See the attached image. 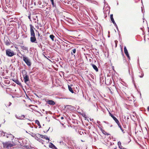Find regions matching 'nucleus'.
<instances>
[{"mask_svg":"<svg viewBox=\"0 0 149 149\" xmlns=\"http://www.w3.org/2000/svg\"><path fill=\"white\" fill-rule=\"evenodd\" d=\"M6 55L8 57H12L16 54L13 51L10 49L6 50Z\"/></svg>","mask_w":149,"mask_h":149,"instance_id":"f257e3e1","label":"nucleus"},{"mask_svg":"<svg viewBox=\"0 0 149 149\" xmlns=\"http://www.w3.org/2000/svg\"><path fill=\"white\" fill-rule=\"evenodd\" d=\"M23 60L28 66H30L31 65V63L28 57L23 56Z\"/></svg>","mask_w":149,"mask_h":149,"instance_id":"f03ea898","label":"nucleus"},{"mask_svg":"<svg viewBox=\"0 0 149 149\" xmlns=\"http://www.w3.org/2000/svg\"><path fill=\"white\" fill-rule=\"evenodd\" d=\"M44 6V3L42 0H40L38 1V7L42 8Z\"/></svg>","mask_w":149,"mask_h":149,"instance_id":"7ed1b4c3","label":"nucleus"},{"mask_svg":"<svg viewBox=\"0 0 149 149\" xmlns=\"http://www.w3.org/2000/svg\"><path fill=\"white\" fill-rule=\"evenodd\" d=\"M3 146L5 148H8L12 147L13 146V145L8 142H6L3 143Z\"/></svg>","mask_w":149,"mask_h":149,"instance_id":"20e7f679","label":"nucleus"},{"mask_svg":"<svg viewBox=\"0 0 149 149\" xmlns=\"http://www.w3.org/2000/svg\"><path fill=\"white\" fill-rule=\"evenodd\" d=\"M30 26L31 36H35V33L33 30L34 29L35 30V29L34 28L33 26L31 24L30 25Z\"/></svg>","mask_w":149,"mask_h":149,"instance_id":"39448f33","label":"nucleus"},{"mask_svg":"<svg viewBox=\"0 0 149 149\" xmlns=\"http://www.w3.org/2000/svg\"><path fill=\"white\" fill-rule=\"evenodd\" d=\"M23 78L24 82L26 84H27L29 81V78L28 75L26 74H24L23 75Z\"/></svg>","mask_w":149,"mask_h":149,"instance_id":"423d86ee","label":"nucleus"},{"mask_svg":"<svg viewBox=\"0 0 149 149\" xmlns=\"http://www.w3.org/2000/svg\"><path fill=\"white\" fill-rule=\"evenodd\" d=\"M110 115L113 118L117 124L119 123V121L112 114L109 113Z\"/></svg>","mask_w":149,"mask_h":149,"instance_id":"0eeeda50","label":"nucleus"},{"mask_svg":"<svg viewBox=\"0 0 149 149\" xmlns=\"http://www.w3.org/2000/svg\"><path fill=\"white\" fill-rule=\"evenodd\" d=\"M48 104L53 105L55 104V102L52 100H49L47 101V102Z\"/></svg>","mask_w":149,"mask_h":149,"instance_id":"6e6552de","label":"nucleus"},{"mask_svg":"<svg viewBox=\"0 0 149 149\" xmlns=\"http://www.w3.org/2000/svg\"><path fill=\"white\" fill-rule=\"evenodd\" d=\"M17 139L19 140L18 141V142L19 143H20V144L21 145H22L21 144H22V142L23 144H24V143H25V140H24V139H23L22 141V139H21V138H17Z\"/></svg>","mask_w":149,"mask_h":149,"instance_id":"1a4fd4ad","label":"nucleus"},{"mask_svg":"<svg viewBox=\"0 0 149 149\" xmlns=\"http://www.w3.org/2000/svg\"><path fill=\"white\" fill-rule=\"evenodd\" d=\"M36 41V38L35 36H31V41L32 42H35Z\"/></svg>","mask_w":149,"mask_h":149,"instance_id":"9d476101","label":"nucleus"},{"mask_svg":"<svg viewBox=\"0 0 149 149\" xmlns=\"http://www.w3.org/2000/svg\"><path fill=\"white\" fill-rule=\"evenodd\" d=\"M3 132V133H4V134L3 135V136H6V137L7 138H8L9 137V135L11 136H12V137H11L12 138V137H13V139L14 138V136H13L11 134H9L6 133H4V132Z\"/></svg>","mask_w":149,"mask_h":149,"instance_id":"9b49d317","label":"nucleus"},{"mask_svg":"<svg viewBox=\"0 0 149 149\" xmlns=\"http://www.w3.org/2000/svg\"><path fill=\"white\" fill-rule=\"evenodd\" d=\"M12 80L13 81L16 83L18 85H21V83L19 82V81L17 79H13Z\"/></svg>","mask_w":149,"mask_h":149,"instance_id":"f8f14e48","label":"nucleus"},{"mask_svg":"<svg viewBox=\"0 0 149 149\" xmlns=\"http://www.w3.org/2000/svg\"><path fill=\"white\" fill-rule=\"evenodd\" d=\"M91 65L92 66L93 68L97 72L98 71V69L97 67L94 64H91Z\"/></svg>","mask_w":149,"mask_h":149,"instance_id":"ddd939ff","label":"nucleus"},{"mask_svg":"<svg viewBox=\"0 0 149 149\" xmlns=\"http://www.w3.org/2000/svg\"><path fill=\"white\" fill-rule=\"evenodd\" d=\"M121 143L120 141H119L118 142V146L119 148L120 149H126V148H123V147L121 146Z\"/></svg>","mask_w":149,"mask_h":149,"instance_id":"4468645a","label":"nucleus"},{"mask_svg":"<svg viewBox=\"0 0 149 149\" xmlns=\"http://www.w3.org/2000/svg\"><path fill=\"white\" fill-rule=\"evenodd\" d=\"M40 136V137L42 138H43V139H46V140H48V141L49 142V138H48V137L45 136H43V135H40V134H39Z\"/></svg>","mask_w":149,"mask_h":149,"instance_id":"2eb2a0df","label":"nucleus"},{"mask_svg":"<svg viewBox=\"0 0 149 149\" xmlns=\"http://www.w3.org/2000/svg\"><path fill=\"white\" fill-rule=\"evenodd\" d=\"M49 148L54 149L56 147L52 143H50V144L49 145Z\"/></svg>","mask_w":149,"mask_h":149,"instance_id":"dca6fc26","label":"nucleus"},{"mask_svg":"<svg viewBox=\"0 0 149 149\" xmlns=\"http://www.w3.org/2000/svg\"><path fill=\"white\" fill-rule=\"evenodd\" d=\"M31 135L32 136L34 137L37 140V136L36 134L33 133H31Z\"/></svg>","mask_w":149,"mask_h":149,"instance_id":"f3484780","label":"nucleus"},{"mask_svg":"<svg viewBox=\"0 0 149 149\" xmlns=\"http://www.w3.org/2000/svg\"><path fill=\"white\" fill-rule=\"evenodd\" d=\"M10 41L9 40H7L6 41H5V44L7 46L9 45L10 44Z\"/></svg>","mask_w":149,"mask_h":149,"instance_id":"a211bd4d","label":"nucleus"},{"mask_svg":"<svg viewBox=\"0 0 149 149\" xmlns=\"http://www.w3.org/2000/svg\"><path fill=\"white\" fill-rule=\"evenodd\" d=\"M124 52L125 55L129 54L128 51L125 46L124 47Z\"/></svg>","mask_w":149,"mask_h":149,"instance_id":"6ab92c4d","label":"nucleus"},{"mask_svg":"<svg viewBox=\"0 0 149 149\" xmlns=\"http://www.w3.org/2000/svg\"><path fill=\"white\" fill-rule=\"evenodd\" d=\"M68 89H69V91L72 93H74V91H73V90L72 88H71V86H68Z\"/></svg>","mask_w":149,"mask_h":149,"instance_id":"aec40b11","label":"nucleus"},{"mask_svg":"<svg viewBox=\"0 0 149 149\" xmlns=\"http://www.w3.org/2000/svg\"><path fill=\"white\" fill-rule=\"evenodd\" d=\"M117 124L118 125V127H119L120 128V130H121L123 132V133H124L125 132H124V130L122 129L121 125H120L119 122V123H118Z\"/></svg>","mask_w":149,"mask_h":149,"instance_id":"412c9836","label":"nucleus"},{"mask_svg":"<svg viewBox=\"0 0 149 149\" xmlns=\"http://www.w3.org/2000/svg\"><path fill=\"white\" fill-rule=\"evenodd\" d=\"M15 116L16 118L18 119H21V118H20L21 117H23V118L24 117V115H22L21 116H17L16 115H15Z\"/></svg>","mask_w":149,"mask_h":149,"instance_id":"4be33fe9","label":"nucleus"},{"mask_svg":"<svg viewBox=\"0 0 149 149\" xmlns=\"http://www.w3.org/2000/svg\"><path fill=\"white\" fill-rule=\"evenodd\" d=\"M49 37L52 41L54 40V38L55 37L53 35H50L49 36Z\"/></svg>","mask_w":149,"mask_h":149,"instance_id":"5701e85b","label":"nucleus"},{"mask_svg":"<svg viewBox=\"0 0 149 149\" xmlns=\"http://www.w3.org/2000/svg\"><path fill=\"white\" fill-rule=\"evenodd\" d=\"M90 3L94 4L96 5H97V3L96 1H94L91 0V1Z\"/></svg>","mask_w":149,"mask_h":149,"instance_id":"b1692460","label":"nucleus"},{"mask_svg":"<svg viewBox=\"0 0 149 149\" xmlns=\"http://www.w3.org/2000/svg\"><path fill=\"white\" fill-rule=\"evenodd\" d=\"M102 132L103 133V134H104L105 135H109V133H107V132H105L104 130H103L102 131Z\"/></svg>","mask_w":149,"mask_h":149,"instance_id":"393cba45","label":"nucleus"},{"mask_svg":"<svg viewBox=\"0 0 149 149\" xmlns=\"http://www.w3.org/2000/svg\"><path fill=\"white\" fill-rule=\"evenodd\" d=\"M11 104H12V103L11 102H8V104H6V107H7V106H10L11 105Z\"/></svg>","mask_w":149,"mask_h":149,"instance_id":"a878e982","label":"nucleus"},{"mask_svg":"<svg viewBox=\"0 0 149 149\" xmlns=\"http://www.w3.org/2000/svg\"><path fill=\"white\" fill-rule=\"evenodd\" d=\"M59 143L61 145H65L63 141H60Z\"/></svg>","mask_w":149,"mask_h":149,"instance_id":"bb28decb","label":"nucleus"},{"mask_svg":"<svg viewBox=\"0 0 149 149\" xmlns=\"http://www.w3.org/2000/svg\"><path fill=\"white\" fill-rule=\"evenodd\" d=\"M38 65H39V66H42V63H41L40 62H38Z\"/></svg>","mask_w":149,"mask_h":149,"instance_id":"cd10ccee","label":"nucleus"},{"mask_svg":"<svg viewBox=\"0 0 149 149\" xmlns=\"http://www.w3.org/2000/svg\"><path fill=\"white\" fill-rule=\"evenodd\" d=\"M38 126H39V128H40L41 127V125L40 124V122L38 120Z\"/></svg>","mask_w":149,"mask_h":149,"instance_id":"c85d7f7f","label":"nucleus"},{"mask_svg":"<svg viewBox=\"0 0 149 149\" xmlns=\"http://www.w3.org/2000/svg\"><path fill=\"white\" fill-rule=\"evenodd\" d=\"M72 52L74 54H75L76 52V49H74L72 50Z\"/></svg>","mask_w":149,"mask_h":149,"instance_id":"c756f323","label":"nucleus"},{"mask_svg":"<svg viewBox=\"0 0 149 149\" xmlns=\"http://www.w3.org/2000/svg\"><path fill=\"white\" fill-rule=\"evenodd\" d=\"M52 4L53 6V7H56V5H55L54 3V1L52 2Z\"/></svg>","mask_w":149,"mask_h":149,"instance_id":"7c9ffc66","label":"nucleus"},{"mask_svg":"<svg viewBox=\"0 0 149 149\" xmlns=\"http://www.w3.org/2000/svg\"><path fill=\"white\" fill-rule=\"evenodd\" d=\"M52 4L53 6V7H56V5H55L54 3V1L52 2Z\"/></svg>","mask_w":149,"mask_h":149,"instance_id":"2f4dec72","label":"nucleus"},{"mask_svg":"<svg viewBox=\"0 0 149 149\" xmlns=\"http://www.w3.org/2000/svg\"><path fill=\"white\" fill-rule=\"evenodd\" d=\"M143 76H144V74L143 73H142L141 74V75L139 76V77L140 78H142L143 77Z\"/></svg>","mask_w":149,"mask_h":149,"instance_id":"473e14b6","label":"nucleus"},{"mask_svg":"<svg viewBox=\"0 0 149 149\" xmlns=\"http://www.w3.org/2000/svg\"><path fill=\"white\" fill-rule=\"evenodd\" d=\"M113 14H112L110 15V19H113Z\"/></svg>","mask_w":149,"mask_h":149,"instance_id":"72a5a7b5","label":"nucleus"},{"mask_svg":"<svg viewBox=\"0 0 149 149\" xmlns=\"http://www.w3.org/2000/svg\"><path fill=\"white\" fill-rule=\"evenodd\" d=\"M23 49L24 50H27V48L26 47L23 46Z\"/></svg>","mask_w":149,"mask_h":149,"instance_id":"f704fd0d","label":"nucleus"},{"mask_svg":"<svg viewBox=\"0 0 149 149\" xmlns=\"http://www.w3.org/2000/svg\"><path fill=\"white\" fill-rule=\"evenodd\" d=\"M31 3H32V5H33V4L35 6H36V2H33V1H32Z\"/></svg>","mask_w":149,"mask_h":149,"instance_id":"c9c22d12","label":"nucleus"},{"mask_svg":"<svg viewBox=\"0 0 149 149\" xmlns=\"http://www.w3.org/2000/svg\"><path fill=\"white\" fill-rule=\"evenodd\" d=\"M111 20L112 23H114V22H115L113 18L112 19H111Z\"/></svg>","mask_w":149,"mask_h":149,"instance_id":"e433bc0d","label":"nucleus"},{"mask_svg":"<svg viewBox=\"0 0 149 149\" xmlns=\"http://www.w3.org/2000/svg\"><path fill=\"white\" fill-rule=\"evenodd\" d=\"M33 13L34 15H36L37 14L36 13V11L35 10L33 12Z\"/></svg>","mask_w":149,"mask_h":149,"instance_id":"4c0bfd02","label":"nucleus"},{"mask_svg":"<svg viewBox=\"0 0 149 149\" xmlns=\"http://www.w3.org/2000/svg\"><path fill=\"white\" fill-rule=\"evenodd\" d=\"M65 41L66 42H65L66 44H68V42H69V43H70V42H69V41H67V40H65Z\"/></svg>","mask_w":149,"mask_h":149,"instance_id":"58836bf2","label":"nucleus"},{"mask_svg":"<svg viewBox=\"0 0 149 149\" xmlns=\"http://www.w3.org/2000/svg\"><path fill=\"white\" fill-rule=\"evenodd\" d=\"M113 23L114 24V26H117V24H116V22H114V23Z\"/></svg>","mask_w":149,"mask_h":149,"instance_id":"ea45409f","label":"nucleus"},{"mask_svg":"<svg viewBox=\"0 0 149 149\" xmlns=\"http://www.w3.org/2000/svg\"><path fill=\"white\" fill-rule=\"evenodd\" d=\"M79 132V133L81 134V135L83 133V132H81V131H80Z\"/></svg>","mask_w":149,"mask_h":149,"instance_id":"a19ab883","label":"nucleus"},{"mask_svg":"<svg viewBox=\"0 0 149 149\" xmlns=\"http://www.w3.org/2000/svg\"><path fill=\"white\" fill-rule=\"evenodd\" d=\"M138 64H139V68L140 69H141V68L139 66V59H138Z\"/></svg>","mask_w":149,"mask_h":149,"instance_id":"79ce46f5","label":"nucleus"},{"mask_svg":"<svg viewBox=\"0 0 149 149\" xmlns=\"http://www.w3.org/2000/svg\"><path fill=\"white\" fill-rule=\"evenodd\" d=\"M126 56H127V57H129L130 56H129V54H126Z\"/></svg>","mask_w":149,"mask_h":149,"instance_id":"37998d69","label":"nucleus"},{"mask_svg":"<svg viewBox=\"0 0 149 149\" xmlns=\"http://www.w3.org/2000/svg\"><path fill=\"white\" fill-rule=\"evenodd\" d=\"M115 43L116 44V46H117L116 43L117 42V41L116 40L115 41Z\"/></svg>","mask_w":149,"mask_h":149,"instance_id":"c03bdc74","label":"nucleus"},{"mask_svg":"<svg viewBox=\"0 0 149 149\" xmlns=\"http://www.w3.org/2000/svg\"><path fill=\"white\" fill-rule=\"evenodd\" d=\"M115 27H116V29H117L118 31L119 30H118V27L117 26H117H116Z\"/></svg>","mask_w":149,"mask_h":149,"instance_id":"a18cd8bd","label":"nucleus"},{"mask_svg":"<svg viewBox=\"0 0 149 149\" xmlns=\"http://www.w3.org/2000/svg\"><path fill=\"white\" fill-rule=\"evenodd\" d=\"M148 111H149V106H148L147 108Z\"/></svg>","mask_w":149,"mask_h":149,"instance_id":"49530a36","label":"nucleus"},{"mask_svg":"<svg viewBox=\"0 0 149 149\" xmlns=\"http://www.w3.org/2000/svg\"><path fill=\"white\" fill-rule=\"evenodd\" d=\"M28 18H29L30 19H31V16H28Z\"/></svg>","mask_w":149,"mask_h":149,"instance_id":"de8ad7c7","label":"nucleus"},{"mask_svg":"<svg viewBox=\"0 0 149 149\" xmlns=\"http://www.w3.org/2000/svg\"><path fill=\"white\" fill-rule=\"evenodd\" d=\"M61 119H64V117H61Z\"/></svg>","mask_w":149,"mask_h":149,"instance_id":"09e8293b","label":"nucleus"},{"mask_svg":"<svg viewBox=\"0 0 149 149\" xmlns=\"http://www.w3.org/2000/svg\"><path fill=\"white\" fill-rule=\"evenodd\" d=\"M128 58V59L130 60V56H129V57H127Z\"/></svg>","mask_w":149,"mask_h":149,"instance_id":"8fccbe9b","label":"nucleus"},{"mask_svg":"<svg viewBox=\"0 0 149 149\" xmlns=\"http://www.w3.org/2000/svg\"><path fill=\"white\" fill-rule=\"evenodd\" d=\"M50 0L51 1V2L54 1V0Z\"/></svg>","mask_w":149,"mask_h":149,"instance_id":"3c124183","label":"nucleus"},{"mask_svg":"<svg viewBox=\"0 0 149 149\" xmlns=\"http://www.w3.org/2000/svg\"><path fill=\"white\" fill-rule=\"evenodd\" d=\"M50 0L51 1V2L54 1V0Z\"/></svg>","mask_w":149,"mask_h":149,"instance_id":"603ef678","label":"nucleus"},{"mask_svg":"<svg viewBox=\"0 0 149 149\" xmlns=\"http://www.w3.org/2000/svg\"><path fill=\"white\" fill-rule=\"evenodd\" d=\"M97 123L98 124H99L100 123V121H97Z\"/></svg>","mask_w":149,"mask_h":149,"instance_id":"864d4df0","label":"nucleus"},{"mask_svg":"<svg viewBox=\"0 0 149 149\" xmlns=\"http://www.w3.org/2000/svg\"><path fill=\"white\" fill-rule=\"evenodd\" d=\"M36 123H37V120H35Z\"/></svg>","mask_w":149,"mask_h":149,"instance_id":"5fc2aeb1","label":"nucleus"},{"mask_svg":"<svg viewBox=\"0 0 149 149\" xmlns=\"http://www.w3.org/2000/svg\"><path fill=\"white\" fill-rule=\"evenodd\" d=\"M38 36H40V34L38 33Z\"/></svg>","mask_w":149,"mask_h":149,"instance_id":"6e6d98bb","label":"nucleus"},{"mask_svg":"<svg viewBox=\"0 0 149 149\" xmlns=\"http://www.w3.org/2000/svg\"><path fill=\"white\" fill-rule=\"evenodd\" d=\"M42 54H43V56L47 58V57L44 55V54H43V53Z\"/></svg>","mask_w":149,"mask_h":149,"instance_id":"4d7b16f0","label":"nucleus"},{"mask_svg":"<svg viewBox=\"0 0 149 149\" xmlns=\"http://www.w3.org/2000/svg\"><path fill=\"white\" fill-rule=\"evenodd\" d=\"M129 74L130 75V70H129Z\"/></svg>","mask_w":149,"mask_h":149,"instance_id":"13d9d810","label":"nucleus"},{"mask_svg":"<svg viewBox=\"0 0 149 149\" xmlns=\"http://www.w3.org/2000/svg\"><path fill=\"white\" fill-rule=\"evenodd\" d=\"M104 4H105V3H106V2L105 1V0H104Z\"/></svg>","mask_w":149,"mask_h":149,"instance_id":"bf43d9fd","label":"nucleus"},{"mask_svg":"<svg viewBox=\"0 0 149 149\" xmlns=\"http://www.w3.org/2000/svg\"><path fill=\"white\" fill-rule=\"evenodd\" d=\"M54 149H58L56 147Z\"/></svg>","mask_w":149,"mask_h":149,"instance_id":"052dcab7","label":"nucleus"},{"mask_svg":"<svg viewBox=\"0 0 149 149\" xmlns=\"http://www.w3.org/2000/svg\"><path fill=\"white\" fill-rule=\"evenodd\" d=\"M71 55H73V53H72V52H71Z\"/></svg>","mask_w":149,"mask_h":149,"instance_id":"680f3d73","label":"nucleus"},{"mask_svg":"<svg viewBox=\"0 0 149 149\" xmlns=\"http://www.w3.org/2000/svg\"><path fill=\"white\" fill-rule=\"evenodd\" d=\"M36 17L37 19V16L36 15Z\"/></svg>","mask_w":149,"mask_h":149,"instance_id":"e2e57ef3","label":"nucleus"},{"mask_svg":"<svg viewBox=\"0 0 149 149\" xmlns=\"http://www.w3.org/2000/svg\"><path fill=\"white\" fill-rule=\"evenodd\" d=\"M142 8V12L143 11V8Z\"/></svg>","mask_w":149,"mask_h":149,"instance_id":"0e129e2a","label":"nucleus"},{"mask_svg":"<svg viewBox=\"0 0 149 149\" xmlns=\"http://www.w3.org/2000/svg\"><path fill=\"white\" fill-rule=\"evenodd\" d=\"M1 60H0V63H1Z\"/></svg>","mask_w":149,"mask_h":149,"instance_id":"69168bd1","label":"nucleus"},{"mask_svg":"<svg viewBox=\"0 0 149 149\" xmlns=\"http://www.w3.org/2000/svg\"><path fill=\"white\" fill-rule=\"evenodd\" d=\"M35 94L36 95V96H37V95L36 93H35Z\"/></svg>","mask_w":149,"mask_h":149,"instance_id":"338daca9","label":"nucleus"},{"mask_svg":"<svg viewBox=\"0 0 149 149\" xmlns=\"http://www.w3.org/2000/svg\"><path fill=\"white\" fill-rule=\"evenodd\" d=\"M25 132L26 133H28L26 131Z\"/></svg>","mask_w":149,"mask_h":149,"instance_id":"774afa93","label":"nucleus"}]
</instances>
